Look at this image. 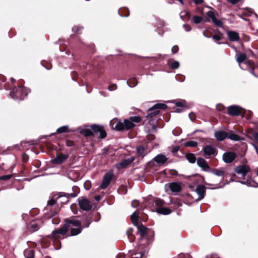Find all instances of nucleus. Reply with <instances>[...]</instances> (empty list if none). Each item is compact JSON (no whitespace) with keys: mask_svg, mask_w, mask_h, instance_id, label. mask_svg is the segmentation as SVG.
Returning <instances> with one entry per match:
<instances>
[{"mask_svg":"<svg viewBox=\"0 0 258 258\" xmlns=\"http://www.w3.org/2000/svg\"><path fill=\"white\" fill-rule=\"evenodd\" d=\"M135 158L134 157H131L127 159H124L122 161L118 163L115 165V167L118 169L123 168L128 165L131 164L134 160Z\"/></svg>","mask_w":258,"mask_h":258,"instance_id":"15","label":"nucleus"},{"mask_svg":"<svg viewBox=\"0 0 258 258\" xmlns=\"http://www.w3.org/2000/svg\"><path fill=\"white\" fill-rule=\"evenodd\" d=\"M193 2L197 5H200L203 3V0H193Z\"/></svg>","mask_w":258,"mask_h":258,"instance_id":"50","label":"nucleus"},{"mask_svg":"<svg viewBox=\"0 0 258 258\" xmlns=\"http://www.w3.org/2000/svg\"><path fill=\"white\" fill-rule=\"evenodd\" d=\"M194 19V21L195 22V23L196 24H199L200 23H201L203 20V18L201 16H195L193 18Z\"/></svg>","mask_w":258,"mask_h":258,"instance_id":"37","label":"nucleus"},{"mask_svg":"<svg viewBox=\"0 0 258 258\" xmlns=\"http://www.w3.org/2000/svg\"><path fill=\"white\" fill-rule=\"evenodd\" d=\"M165 188L167 191L170 189L174 194L180 191L181 190V185L177 182H171L166 184Z\"/></svg>","mask_w":258,"mask_h":258,"instance_id":"12","label":"nucleus"},{"mask_svg":"<svg viewBox=\"0 0 258 258\" xmlns=\"http://www.w3.org/2000/svg\"><path fill=\"white\" fill-rule=\"evenodd\" d=\"M214 174L220 176L224 175L225 172L223 169L211 170L210 171Z\"/></svg>","mask_w":258,"mask_h":258,"instance_id":"31","label":"nucleus"},{"mask_svg":"<svg viewBox=\"0 0 258 258\" xmlns=\"http://www.w3.org/2000/svg\"><path fill=\"white\" fill-rule=\"evenodd\" d=\"M143 255V254L142 252L140 253H136L135 254V256H133V258H142Z\"/></svg>","mask_w":258,"mask_h":258,"instance_id":"48","label":"nucleus"},{"mask_svg":"<svg viewBox=\"0 0 258 258\" xmlns=\"http://www.w3.org/2000/svg\"><path fill=\"white\" fill-rule=\"evenodd\" d=\"M242 184H245L248 186L256 187L258 186V183L255 182L254 180L251 179H248L246 181H239Z\"/></svg>","mask_w":258,"mask_h":258,"instance_id":"25","label":"nucleus"},{"mask_svg":"<svg viewBox=\"0 0 258 258\" xmlns=\"http://www.w3.org/2000/svg\"><path fill=\"white\" fill-rule=\"evenodd\" d=\"M165 25H166V23L164 21H160V27H163V26H165Z\"/></svg>","mask_w":258,"mask_h":258,"instance_id":"55","label":"nucleus"},{"mask_svg":"<svg viewBox=\"0 0 258 258\" xmlns=\"http://www.w3.org/2000/svg\"><path fill=\"white\" fill-rule=\"evenodd\" d=\"M180 17L183 21L185 20L186 17H187V19H189V15L188 12L185 11L181 12L180 14Z\"/></svg>","mask_w":258,"mask_h":258,"instance_id":"34","label":"nucleus"},{"mask_svg":"<svg viewBox=\"0 0 258 258\" xmlns=\"http://www.w3.org/2000/svg\"><path fill=\"white\" fill-rule=\"evenodd\" d=\"M93 132L99 133L100 136L101 138H104L106 136V132L103 130V128L102 126L97 125H92L91 126V128L84 129L82 131V133L86 137L93 136Z\"/></svg>","mask_w":258,"mask_h":258,"instance_id":"5","label":"nucleus"},{"mask_svg":"<svg viewBox=\"0 0 258 258\" xmlns=\"http://www.w3.org/2000/svg\"><path fill=\"white\" fill-rule=\"evenodd\" d=\"M178 50V47L177 45H174V46H173V47L172 48V49H171V51L174 53L177 52Z\"/></svg>","mask_w":258,"mask_h":258,"instance_id":"45","label":"nucleus"},{"mask_svg":"<svg viewBox=\"0 0 258 258\" xmlns=\"http://www.w3.org/2000/svg\"><path fill=\"white\" fill-rule=\"evenodd\" d=\"M204 156L206 158H209V156L216 154V149L211 145H207L203 148Z\"/></svg>","mask_w":258,"mask_h":258,"instance_id":"16","label":"nucleus"},{"mask_svg":"<svg viewBox=\"0 0 258 258\" xmlns=\"http://www.w3.org/2000/svg\"><path fill=\"white\" fill-rule=\"evenodd\" d=\"M240 0H229V2L233 4V5H234L236 3H237L238 2H239Z\"/></svg>","mask_w":258,"mask_h":258,"instance_id":"52","label":"nucleus"},{"mask_svg":"<svg viewBox=\"0 0 258 258\" xmlns=\"http://www.w3.org/2000/svg\"><path fill=\"white\" fill-rule=\"evenodd\" d=\"M229 114L232 116L243 115L245 110L237 105H232L228 107Z\"/></svg>","mask_w":258,"mask_h":258,"instance_id":"9","label":"nucleus"},{"mask_svg":"<svg viewBox=\"0 0 258 258\" xmlns=\"http://www.w3.org/2000/svg\"><path fill=\"white\" fill-rule=\"evenodd\" d=\"M12 175H4L0 177V180H8L12 177Z\"/></svg>","mask_w":258,"mask_h":258,"instance_id":"41","label":"nucleus"},{"mask_svg":"<svg viewBox=\"0 0 258 258\" xmlns=\"http://www.w3.org/2000/svg\"><path fill=\"white\" fill-rule=\"evenodd\" d=\"M78 203L81 209L84 211H89L92 208V205L90 202L83 197L78 198Z\"/></svg>","mask_w":258,"mask_h":258,"instance_id":"10","label":"nucleus"},{"mask_svg":"<svg viewBox=\"0 0 258 258\" xmlns=\"http://www.w3.org/2000/svg\"><path fill=\"white\" fill-rule=\"evenodd\" d=\"M176 105L178 107H182L183 106V103L181 102H177L176 103Z\"/></svg>","mask_w":258,"mask_h":258,"instance_id":"53","label":"nucleus"},{"mask_svg":"<svg viewBox=\"0 0 258 258\" xmlns=\"http://www.w3.org/2000/svg\"><path fill=\"white\" fill-rule=\"evenodd\" d=\"M207 15L208 16V17L212 19V21H213L214 19L216 18L214 13L211 11L207 12Z\"/></svg>","mask_w":258,"mask_h":258,"instance_id":"38","label":"nucleus"},{"mask_svg":"<svg viewBox=\"0 0 258 258\" xmlns=\"http://www.w3.org/2000/svg\"><path fill=\"white\" fill-rule=\"evenodd\" d=\"M126 83L130 87H134L136 86L137 84V82L136 81H133V83L132 84L131 83H129L128 81H127Z\"/></svg>","mask_w":258,"mask_h":258,"instance_id":"42","label":"nucleus"},{"mask_svg":"<svg viewBox=\"0 0 258 258\" xmlns=\"http://www.w3.org/2000/svg\"><path fill=\"white\" fill-rule=\"evenodd\" d=\"M249 168L245 165L238 166L235 168V171L238 174L241 175L240 178H244L247 173L249 172Z\"/></svg>","mask_w":258,"mask_h":258,"instance_id":"13","label":"nucleus"},{"mask_svg":"<svg viewBox=\"0 0 258 258\" xmlns=\"http://www.w3.org/2000/svg\"><path fill=\"white\" fill-rule=\"evenodd\" d=\"M42 223L40 220L36 219L32 221L28 226V229L31 232H35L38 230Z\"/></svg>","mask_w":258,"mask_h":258,"instance_id":"14","label":"nucleus"},{"mask_svg":"<svg viewBox=\"0 0 258 258\" xmlns=\"http://www.w3.org/2000/svg\"><path fill=\"white\" fill-rule=\"evenodd\" d=\"M157 125H153V126H152V128H153L154 130H157Z\"/></svg>","mask_w":258,"mask_h":258,"instance_id":"58","label":"nucleus"},{"mask_svg":"<svg viewBox=\"0 0 258 258\" xmlns=\"http://www.w3.org/2000/svg\"><path fill=\"white\" fill-rule=\"evenodd\" d=\"M196 191L199 195V198L197 200L203 199L205 197V187L203 185H199L197 186Z\"/></svg>","mask_w":258,"mask_h":258,"instance_id":"21","label":"nucleus"},{"mask_svg":"<svg viewBox=\"0 0 258 258\" xmlns=\"http://www.w3.org/2000/svg\"><path fill=\"white\" fill-rule=\"evenodd\" d=\"M247 56L245 53H240L236 55V60L239 63V67L242 69H244L243 67V64H241L242 62H244V64H245L247 67L251 69L250 73L254 76H256L253 71V63L248 60H246Z\"/></svg>","mask_w":258,"mask_h":258,"instance_id":"6","label":"nucleus"},{"mask_svg":"<svg viewBox=\"0 0 258 258\" xmlns=\"http://www.w3.org/2000/svg\"><path fill=\"white\" fill-rule=\"evenodd\" d=\"M82 229V227H78V228H71V235L75 236L81 233Z\"/></svg>","mask_w":258,"mask_h":258,"instance_id":"29","label":"nucleus"},{"mask_svg":"<svg viewBox=\"0 0 258 258\" xmlns=\"http://www.w3.org/2000/svg\"><path fill=\"white\" fill-rule=\"evenodd\" d=\"M230 41H237L239 40V36L238 33L235 31H230L227 33Z\"/></svg>","mask_w":258,"mask_h":258,"instance_id":"23","label":"nucleus"},{"mask_svg":"<svg viewBox=\"0 0 258 258\" xmlns=\"http://www.w3.org/2000/svg\"><path fill=\"white\" fill-rule=\"evenodd\" d=\"M131 219L132 220V223L135 226H137L139 224V213H137L136 212L133 213L131 216Z\"/></svg>","mask_w":258,"mask_h":258,"instance_id":"27","label":"nucleus"},{"mask_svg":"<svg viewBox=\"0 0 258 258\" xmlns=\"http://www.w3.org/2000/svg\"><path fill=\"white\" fill-rule=\"evenodd\" d=\"M95 199L96 200V201H98L100 199V197L99 196H96L95 198Z\"/></svg>","mask_w":258,"mask_h":258,"instance_id":"59","label":"nucleus"},{"mask_svg":"<svg viewBox=\"0 0 258 258\" xmlns=\"http://www.w3.org/2000/svg\"><path fill=\"white\" fill-rule=\"evenodd\" d=\"M179 63L177 61H174L170 64V67L173 69H177L179 67Z\"/></svg>","mask_w":258,"mask_h":258,"instance_id":"39","label":"nucleus"},{"mask_svg":"<svg viewBox=\"0 0 258 258\" xmlns=\"http://www.w3.org/2000/svg\"><path fill=\"white\" fill-rule=\"evenodd\" d=\"M185 157L189 163H194L196 161V157L194 154L188 153L186 155Z\"/></svg>","mask_w":258,"mask_h":258,"instance_id":"28","label":"nucleus"},{"mask_svg":"<svg viewBox=\"0 0 258 258\" xmlns=\"http://www.w3.org/2000/svg\"><path fill=\"white\" fill-rule=\"evenodd\" d=\"M214 136L218 141H222L227 137V134L224 131H218L215 132Z\"/></svg>","mask_w":258,"mask_h":258,"instance_id":"22","label":"nucleus"},{"mask_svg":"<svg viewBox=\"0 0 258 258\" xmlns=\"http://www.w3.org/2000/svg\"><path fill=\"white\" fill-rule=\"evenodd\" d=\"M68 157L69 155L67 154H58L55 158L52 160V162L54 164H60L67 160Z\"/></svg>","mask_w":258,"mask_h":258,"instance_id":"19","label":"nucleus"},{"mask_svg":"<svg viewBox=\"0 0 258 258\" xmlns=\"http://www.w3.org/2000/svg\"><path fill=\"white\" fill-rule=\"evenodd\" d=\"M253 137L254 139L258 142V133H254L253 134Z\"/></svg>","mask_w":258,"mask_h":258,"instance_id":"56","label":"nucleus"},{"mask_svg":"<svg viewBox=\"0 0 258 258\" xmlns=\"http://www.w3.org/2000/svg\"><path fill=\"white\" fill-rule=\"evenodd\" d=\"M186 147H196L198 146V143L194 141H189L185 143Z\"/></svg>","mask_w":258,"mask_h":258,"instance_id":"35","label":"nucleus"},{"mask_svg":"<svg viewBox=\"0 0 258 258\" xmlns=\"http://www.w3.org/2000/svg\"><path fill=\"white\" fill-rule=\"evenodd\" d=\"M213 39L215 41H219L221 39V37L218 35H214L213 36Z\"/></svg>","mask_w":258,"mask_h":258,"instance_id":"46","label":"nucleus"},{"mask_svg":"<svg viewBox=\"0 0 258 258\" xmlns=\"http://www.w3.org/2000/svg\"><path fill=\"white\" fill-rule=\"evenodd\" d=\"M10 80H11V81L12 82H13L15 81V80L13 78H11Z\"/></svg>","mask_w":258,"mask_h":258,"instance_id":"63","label":"nucleus"},{"mask_svg":"<svg viewBox=\"0 0 258 258\" xmlns=\"http://www.w3.org/2000/svg\"><path fill=\"white\" fill-rule=\"evenodd\" d=\"M198 165L205 171H210L211 170L210 166L208 165L206 161L202 158H198L197 160Z\"/></svg>","mask_w":258,"mask_h":258,"instance_id":"17","label":"nucleus"},{"mask_svg":"<svg viewBox=\"0 0 258 258\" xmlns=\"http://www.w3.org/2000/svg\"><path fill=\"white\" fill-rule=\"evenodd\" d=\"M183 27L184 28L185 30L186 31L188 32V31H190V30H191V27H190L189 26H188V25H185V24H184V25H183Z\"/></svg>","mask_w":258,"mask_h":258,"instance_id":"49","label":"nucleus"},{"mask_svg":"<svg viewBox=\"0 0 258 258\" xmlns=\"http://www.w3.org/2000/svg\"><path fill=\"white\" fill-rule=\"evenodd\" d=\"M81 223L84 227H88L91 223V217L87 216Z\"/></svg>","mask_w":258,"mask_h":258,"instance_id":"30","label":"nucleus"},{"mask_svg":"<svg viewBox=\"0 0 258 258\" xmlns=\"http://www.w3.org/2000/svg\"><path fill=\"white\" fill-rule=\"evenodd\" d=\"M81 29V27H80L79 26H75L72 28V31L73 32H78Z\"/></svg>","mask_w":258,"mask_h":258,"instance_id":"47","label":"nucleus"},{"mask_svg":"<svg viewBox=\"0 0 258 258\" xmlns=\"http://www.w3.org/2000/svg\"><path fill=\"white\" fill-rule=\"evenodd\" d=\"M137 229L138 232L141 237V238L145 237L147 233L148 229L142 224H138L137 226Z\"/></svg>","mask_w":258,"mask_h":258,"instance_id":"24","label":"nucleus"},{"mask_svg":"<svg viewBox=\"0 0 258 258\" xmlns=\"http://www.w3.org/2000/svg\"><path fill=\"white\" fill-rule=\"evenodd\" d=\"M176 111H177V112H179V109H176Z\"/></svg>","mask_w":258,"mask_h":258,"instance_id":"64","label":"nucleus"},{"mask_svg":"<svg viewBox=\"0 0 258 258\" xmlns=\"http://www.w3.org/2000/svg\"><path fill=\"white\" fill-rule=\"evenodd\" d=\"M167 107V105L163 103H157L155 104L152 108L149 109L148 113L146 117L150 118L154 115L159 113L158 109H165Z\"/></svg>","mask_w":258,"mask_h":258,"instance_id":"8","label":"nucleus"},{"mask_svg":"<svg viewBox=\"0 0 258 258\" xmlns=\"http://www.w3.org/2000/svg\"><path fill=\"white\" fill-rule=\"evenodd\" d=\"M30 92V89L19 86L18 88L15 87L13 89L10 95L14 99L23 100Z\"/></svg>","mask_w":258,"mask_h":258,"instance_id":"4","label":"nucleus"},{"mask_svg":"<svg viewBox=\"0 0 258 258\" xmlns=\"http://www.w3.org/2000/svg\"><path fill=\"white\" fill-rule=\"evenodd\" d=\"M55 203L56 201L54 199H50L48 201L47 206L44 210V213L46 215V218H51L57 214V211L53 208Z\"/></svg>","mask_w":258,"mask_h":258,"instance_id":"7","label":"nucleus"},{"mask_svg":"<svg viewBox=\"0 0 258 258\" xmlns=\"http://www.w3.org/2000/svg\"><path fill=\"white\" fill-rule=\"evenodd\" d=\"M165 202L160 199H156L152 203L150 206L151 209L153 212H156L162 215H168L171 213V210L167 208L164 207Z\"/></svg>","mask_w":258,"mask_h":258,"instance_id":"3","label":"nucleus"},{"mask_svg":"<svg viewBox=\"0 0 258 258\" xmlns=\"http://www.w3.org/2000/svg\"><path fill=\"white\" fill-rule=\"evenodd\" d=\"M116 88H117V86L115 84H113L111 85L108 88V90L111 91L116 90Z\"/></svg>","mask_w":258,"mask_h":258,"instance_id":"40","label":"nucleus"},{"mask_svg":"<svg viewBox=\"0 0 258 258\" xmlns=\"http://www.w3.org/2000/svg\"><path fill=\"white\" fill-rule=\"evenodd\" d=\"M81 224L82 223L77 220H66L63 227L52 231V235L55 239H57L59 238V235H64L66 234L71 225L78 227H82Z\"/></svg>","mask_w":258,"mask_h":258,"instance_id":"2","label":"nucleus"},{"mask_svg":"<svg viewBox=\"0 0 258 258\" xmlns=\"http://www.w3.org/2000/svg\"><path fill=\"white\" fill-rule=\"evenodd\" d=\"M216 107L219 110H222L223 109V106L222 105H217Z\"/></svg>","mask_w":258,"mask_h":258,"instance_id":"54","label":"nucleus"},{"mask_svg":"<svg viewBox=\"0 0 258 258\" xmlns=\"http://www.w3.org/2000/svg\"><path fill=\"white\" fill-rule=\"evenodd\" d=\"M137 152L139 156L142 157V158L145 157L147 154L146 149L142 146L138 147L137 149Z\"/></svg>","mask_w":258,"mask_h":258,"instance_id":"26","label":"nucleus"},{"mask_svg":"<svg viewBox=\"0 0 258 258\" xmlns=\"http://www.w3.org/2000/svg\"><path fill=\"white\" fill-rule=\"evenodd\" d=\"M27 258H34V256L33 255H30L29 256L27 257Z\"/></svg>","mask_w":258,"mask_h":258,"instance_id":"61","label":"nucleus"},{"mask_svg":"<svg viewBox=\"0 0 258 258\" xmlns=\"http://www.w3.org/2000/svg\"><path fill=\"white\" fill-rule=\"evenodd\" d=\"M212 22L217 27L221 28L223 27V22L217 19L216 18L212 21Z\"/></svg>","mask_w":258,"mask_h":258,"instance_id":"36","label":"nucleus"},{"mask_svg":"<svg viewBox=\"0 0 258 258\" xmlns=\"http://www.w3.org/2000/svg\"><path fill=\"white\" fill-rule=\"evenodd\" d=\"M207 258H219L217 255H212L210 256H208Z\"/></svg>","mask_w":258,"mask_h":258,"instance_id":"57","label":"nucleus"},{"mask_svg":"<svg viewBox=\"0 0 258 258\" xmlns=\"http://www.w3.org/2000/svg\"><path fill=\"white\" fill-rule=\"evenodd\" d=\"M113 177V172L110 171L107 172L103 177L102 183L100 185L101 189H106L109 185Z\"/></svg>","mask_w":258,"mask_h":258,"instance_id":"11","label":"nucleus"},{"mask_svg":"<svg viewBox=\"0 0 258 258\" xmlns=\"http://www.w3.org/2000/svg\"><path fill=\"white\" fill-rule=\"evenodd\" d=\"M236 158V154L232 152L225 153L223 155V160L226 163H231Z\"/></svg>","mask_w":258,"mask_h":258,"instance_id":"18","label":"nucleus"},{"mask_svg":"<svg viewBox=\"0 0 258 258\" xmlns=\"http://www.w3.org/2000/svg\"><path fill=\"white\" fill-rule=\"evenodd\" d=\"M167 159L168 158L162 154L157 155L153 158V160L159 166L163 165L167 161Z\"/></svg>","mask_w":258,"mask_h":258,"instance_id":"20","label":"nucleus"},{"mask_svg":"<svg viewBox=\"0 0 258 258\" xmlns=\"http://www.w3.org/2000/svg\"><path fill=\"white\" fill-rule=\"evenodd\" d=\"M69 129V126L68 125H64L61 126L57 129V133L61 134V133H64L68 132V130Z\"/></svg>","mask_w":258,"mask_h":258,"instance_id":"32","label":"nucleus"},{"mask_svg":"<svg viewBox=\"0 0 258 258\" xmlns=\"http://www.w3.org/2000/svg\"><path fill=\"white\" fill-rule=\"evenodd\" d=\"M141 121V118L139 116H132L128 119L123 121L114 118L110 121V125L112 128L118 131H128L135 126L134 123Z\"/></svg>","mask_w":258,"mask_h":258,"instance_id":"1","label":"nucleus"},{"mask_svg":"<svg viewBox=\"0 0 258 258\" xmlns=\"http://www.w3.org/2000/svg\"><path fill=\"white\" fill-rule=\"evenodd\" d=\"M139 204V202L137 200H134L132 202V206L134 208H136L138 207Z\"/></svg>","mask_w":258,"mask_h":258,"instance_id":"44","label":"nucleus"},{"mask_svg":"<svg viewBox=\"0 0 258 258\" xmlns=\"http://www.w3.org/2000/svg\"><path fill=\"white\" fill-rule=\"evenodd\" d=\"M227 137L228 139L233 141L240 140L239 136L233 133L230 134L229 135H227Z\"/></svg>","mask_w":258,"mask_h":258,"instance_id":"33","label":"nucleus"},{"mask_svg":"<svg viewBox=\"0 0 258 258\" xmlns=\"http://www.w3.org/2000/svg\"><path fill=\"white\" fill-rule=\"evenodd\" d=\"M133 232V230L132 228H128L127 230L126 233V235H127V237H128V238H130V237L132 234Z\"/></svg>","mask_w":258,"mask_h":258,"instance_id":"43","label":"nucleus"},{"mask_svg":"<svg viewBox=\"0 0 258 258\" xmlns=\"http://www.w3.org/2000/svg\"><path fill=\"white\" fill-rule=\"evenodd\" d=\"M178 2H180V4H181L182 5L183 4V2L182 0H177Z\"/></svg>","mask_w":258,"mask_h":258,"instance_id":"60","label":"nucleus"},{"mask_svg":"<svg viewBox=\"0 0 258 258\" xmlns=\"http://www.w3.org/2000/svg\"><path fill=\"white\" fill-rule=\"evenodd\" d=\"M189 117L191 120L193 121L195 118V115L194 113H190L189 114Z\"/></svg>","mask_w":258,"mask_h":258,"instance_id":"51","label":"nucleus"},{"mask_svg":"<svg viewBox=\"0 0 258 258\" xmlns=\"http://www.w3.org/2000/svg\"><path fill=\"white\" fill-rule=\"evenodd\" d=\"M178 148L176 147V148L174 149V151H177L178 150Z\"/></svg>","mask_w":258,"mask_h":258,"instance_id":"62","label":"nucleus"}]
</instances>
